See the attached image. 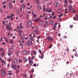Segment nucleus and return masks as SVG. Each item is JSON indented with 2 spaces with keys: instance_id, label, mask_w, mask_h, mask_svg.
<instances>
[{
  "instance_id": "nucleus-1",
  "label": "nucleus",
  "mask_w": 78,
  "mask_h": 78,
  "mask_svg": "<svg viewBox=\"0 0 78 78\" xmlns=\"http://www.w3.org/2000/svg\"><path fill=\"white\" fill-rule=\"evenodd\" d=\"M39 32V30H34L33 32V34L34 35L33 37H36V34H37V33Z\"/></svg>"
},
{
  "instance_id": "nucleus-2",
  "label": "nucleus",
  "mask_w": 78,
  "mask_h": 78,
  "mask_svg": "<svg viewBox=\"0 0 78 78\" xmlns=\"http://www.w3.org/2000/svg\"><path fill=\"white\" fill-rule=\"evenodd\" d=\"M11 26L8 24H7L6 25V28L7 29V30H10L11 29Z\"/></svg>"
},
{
  "instance_id": "nucleus-3",
  "label": "nucleus",
  "mask_w": 78,
  "mask_h": 78,
  "mask_svg": "<svg viewBox=\"0 0 78 78\" xmlns=\"http://www.w3.org/2000/svg\"><path fill=\"white\" fill-rule=\"evenodd\" d=\"M1 73L2 76H4L5 74V72L4 69H1Z\"/></svg>"
},
{
  "instance_id": "nucleus-4",
  "label": "nucleus",
  "mask_w": 78,
  "mask_h": 78,
  "mask_svg": "<svg viewBox=\"0 0 78 78\" xmlns=\"http://www.w3.org/2000/svg\"><path fill=\"white\" fill-rule=\"evenodd\" d=\"M16 66H17L12 64L11 66V67L13 70H16L17 69V67H16Z\"/></svg>"
},
{
  "instance_id": "nucleus-5",
  "label": "nucleus",
  "mask_w": 78,
  "mask_h": 78,
  "mask_svg": "<svg viewBox=\"0 0 78 78\" xmlns=\"http://www.w3.org/2000/svg\"><path fill=\"white\" fill-rule=\"evenodd\" d=\"M13 63L15 65H17L18 64V61H17V58L14 59Z\"/></svg>"
},
{
  "instance_id": "nucleus-6",
  "label": "nucleus",
  "mask_w": 78,
  "mask_h": 78,
  "mask_svg": "<svg viewBox=\"0 0 78 78\" xmlns=\"http://www.w3.org/2000/svg\"><path fill=\"white\" fill-rule=\"evenodd\" d=\"M54 5L55 6H56V7H58V6H59V2L56 1Z\"/></svg>"
},
{
  "instance_id": "nucleus-7",
  "label": "nucleus",
  "mask_w": 78,
  "mask_h": 78,
  "mask_svg": "<svg viewBox=\"0 0 78 78\" xmlns=\"http://www.w3.org/2000/svg\"><path fill=\"white\" fill-rule=\"evenodd\" d=\"M27 27H30L32 25V23L31 21H29L27 24Z\"/></svg>"
},
{
  "instance_id": "nucleus-8",
  "label": "nucleus",
  "mask_w": 78,
  "mask_h": 78,
  "mask_svg": "<svg viewBox=\"0 0 78 78\" xmlns=\"http://www.w3.org/2000/svg\"><path fill=\"white\" fill-rule=\"evenodd\" d=\"M64 7L65 8H67V0H65V2H64Z\"/></svg>"
},
{
  "instance_id": "nucleus-9",
  "label": "nucleus",
  "mask_w": 78,
  "mask_h": 78,
  "mask_svg": "<svg viewBox=\"0 0 78 78\" xmlns=\"http://www.w3.org/2000/svg\"><path fill=\"white\" fill-rule=\"evenodd\" d=\"M14 48V46L12 45L11 48H10L9 50V53H12V52L11 51V50H13Z\"/></svg>"
},
{
  "instance_id": "nucleus-10",
  "label": "nucleus",
  "mask_w": 78,
  "mask_h": 78,
  "mask_svg": "<svg viewBox=\"0 0 78 78\" xmlns=\"http://www.w3.org/2000/svg\"><path fill=\"white\" fill-rule=\"evenodd\" d=\"M32 15L33 16V18H36V17H37V15H36V14L34 13V12H33V11H32Z\"/></svg>"
},
{
  "instance_id": "nucleus-11",
  "label": "nucleus",
  "mask_w": 78,
  "mask_h": 78,
  "mask_svg": "<svg viewBox=\"0 0 78 78\" xmlns=\"http://www.w3.org/2000/svg\"><path fill=\"white\" fill-rule=\"evenodd\" d=\"M26 45H28V47H29V46H30V45H31L30 43L28 41H27V42L26 43Z\"/></svg>"
},
{
  "instance_id": "nucleus-12",
  "label": "nucleus",
  "mask_w": 78,
  "mask_h": 78,
  "mask_svg": "<svg viewBox=\"0 0 78 78\" xmlns=\"http://www.w3.org/2000/svg\"><path fill=\"white\" fill-rule=\"evenodd\" d=\"M34 3L36 5H38V4H39V1L38 0H36V1Z\"/></svg>"
},
{
  "instance_id": "nucleus-13",
  "label": "nucleus",
  "mask_w": 78,
  "mask_h": 78,
  "mask_svg": "<svg viewBox=\"0 0 78 78\" xmlns=\"http://www.w3.org/2000/svg\"><path fill=\"white\" fill-rule=\"evenodd\" d=\"M51 39V37H48L46 38V40L47 41H48L49 42H50V41Z\"/></svg>"
},
{
  "instance_id": "nucleus-14",
  "label": "nucleus",
  "mask_w": 78,
  "mask_h": 78,
  "mask_svg": "<svg viewBox=\"0 0 78 78\" xmlns=\"http://www.w3.org/2000/svg\"><path fill=\"white\" fill-rule=\"evenodd\" d=\"M18 32L19 33V34H18L19 36H20L22 35V31L19 30L18 31Z\"/></svg>"
},
{
  "instance_id": "nucleus-15",
  "label": "nucleus",
  "mask_w": 78,
  "mask_h": 78,
  "mask_svg": "<svg viewBox=\"0 0 78 78\" xmlns=\"http://www.w3.org/2000/svg\"><path fill=\"white\" fill-rule=\"evenodd\" d=\"M23 55H27V54H28V52L26 51H23Z\"/></svg>"
},
{
  "instance_id": "nucleus-16",
  "label": "nucleus",
  "mask_w": 78,
  "mask_h": 78,
  "mask_svg": "<svg viewBox=\"0 0 78 78\" xmlns=\"http://www.w3.org/2000/svg\"><path fill=\"white\" fill-rule=\"evenodd\" d=\"M9 6L10 9H12V4H9Z\"/></svg>"
},
{
  "instance_id": "nucleus-17",
  "label": "nucleus",
  "mask_w": 78,
  "mask_h": 78,
  "mask_svg": "<svg viewBox=\"0 0 78 78\" xmlns=\"http://www.w3.org/2000/svg\"><path fill=\"white\" fill-rule=\"evenodd\" d=\"M61 11H62V10H61V9H59L57 11V13H59V12H61Z\"/></svg>"
},
{
  "instance_id": "nucleus-18",
  "label": "nucleus",
  "mask_w": 78,
  "mask_h": 78,
  "mask_svg": "<svg viewBox=\"0 0 78 78\" xmlns=\"http://www.w3.org/2000/svg\"><path fill=\"white\" fill-rule=\"evenodd\" d=\"M21 7H22L24 9V8H25V4H23L22 5Z\"/></svg>"
},
{
  "instance_id": "nucleus-19",
  "label": "nucleus",
  "mask_w": 78,
  "mask_h": 78,
  "mask_svg": "<svg viewBox=\"0 0 78 78\" xmlns=\"http://www.w3.org/2000/svg\"><path fill=\"white\" fill-rule=\"evenodd\" d=\"M35 21L37 22H39V21H40V18H38L37 19H36Z\"/></svg>"
},
{
  "instance_id": "nucleus-20",
  "label": "nucleus",
  "mask_w": 78,
  "mask_h": 78,
  "mask_svg": "<svg viewBox=\"0 0 78 78\" xmlns=\"http://www.w3.org/2000/svg\"><path fill=\"white\" fill-rule=\"evenodd\" d=\"M22 36L21 37V39L22 40H23V39H24V38H25V36L23 35H22Z\"/></svg>"
},
{
  "instance_id": "nucleus-21",
  "label": "nucleus",
  "mask_w": 78,
  "mask_h": 78,
  "mask_svg": "<svg viewBox=\"0 0 78 78\" xmlns=\"http://www.w3.org/2000/svg\"><path fill=\"white\" fill-rule=\"evenodd\" d=\"M9 42L10 43V44H12V43H13V41H12V40H11L10 39Z\"/></svg>"
},
{
  "instance_id": "nucleus-22",
  "label": "nucleus",
  "mask_w": 78,
  "mask_h": 78,
  "mask_svg": "<svg viewBox=\"0 0 78 78\" xmlns=\"http://www.w3.org/2000/svg\"><path fill=\"white\" fill-rule=\"evenodd\" d=\"M15 54L16 56H19V52H16Z\"/></svg>"
},
{
  "instance_id": "nucleus-23",
  "label": "nucleus",
  "mask_w": 78,
  "mask_h": 78,
  "mask_svg": "<svg viewBox=\"0 0 78 78\" xmlns=\"http://www.w3.org/2000/svg\"><path fill=\"white\" fill-rule=\"evenodd\" d=\"M47 18H48V19H50V15H47Z\"/></svg>"
},
{
  "instance_id": "nucleus-24",
  "label": "nucleus",
  "mask_w": 78,
  "mask_h": 78,
  "mask_svg": "<svg viewBox=\"0 0 78 78\" xmlns=\"http://www.w3.org/2000/svg\"><path fill=\"white\" fill-rule=\"evenodd\" d=\"M75 17L76 19L77 20H78V15H75Z\"/></svg>"
},
{
  "instance_id": "nucleus-25",
  "label": "nucleus",
  "mask_w": 78,
  "mask_h": 78,
  "mask_svg": "<svg viewBox=\"0 0 78 78\" xmlns=\"http://www.w3.org/2000/svg\"><path fill=\"white\" fill-rule=\"evenodd\" d=\"M51 12V8H49V12L50 13Z\"/></svg>"
},
{
  "instance_id": "nucleus-26",
  "label": "nucleus",
  "mask_w": 78,
  "mask_h": 78,
  "mask_svg": "<svg viewBox=\"0 0 78 78\" xmlns=\"http://www.w3.org/2000/svg\"><path fill=\"white\" fill-rule=\"evenodd\" d=\"M30 62V65H32L33 63V61H31Z\"/></svg>"
},
{
  "instance_id": "nucleus-27",
  "label": "nucleus",
  "mask_w": 78,
  "mask_h": 78,
  "mask_svg": "<svg viewBox=\"0 0 78 78\" xmlns=\"http://www.w3.org/2000/svg\"><path fill=\"white\" fill-rule=\"evenodd\" d=\"M33 74H30V78H33Z\"/></svg>"
},
{
  "instance_id": "nucleus-28",
  "label": "nucleus",
  "mask_w": 78,
  "mask_h": 78,
  "mask_svg": "<svg viewBox=\"0 0 78 78\" xmlns=\"http://www.w3.org/2000/svg\"><path fill=\"white\" fill-rule=\"evenodd\" d=\"M4 39L5 40V41H6V42H8V39H7V38H6V37H5L4 38Z\"/></svg>"
},
{
  "instance_id": "nucleus-29",
  "label": "nucleus",
  "mask_w": 78,
  "mask_h": 78,
  "mask_svg": "<svg viewBox=\"0 0 78 78\" xmlns=\"http://www.w3.org/2000/svg\"><path fill=\"white\" fill-rule=\"evenodd\" d=\"M28 60L29 62H30L31 61V58L29 57L28 59Z\"/></svg>"
},
{
  "instance_id": "nucleus-30",
  "label": "nucleus",
  "mask_w": 78,
  "mask_h": 78,
  "mask_svg": "<svg viewBox=\"0 0 78 78\" xmlns=\"http://www.w3.org/2000/svg\"><path fill=\"white\" fill-rule=\"evenodd\" d=\"M38 9H42V8L41 7H40V6H39V5L38 7Z\"/></svg>"
},
{
  "instance_id": "nucleus-31",
  "label": "nucleus",
  "mask_w": 78,
  "mask_h": 78,
  "mask_svg": "<svg viewBox=\"0 0 78 78\" xmlns=\"http://www.w3.org/2000/svg\"><path fill=\"white\" fill-rule=\"evenodd\" d=\"M32 53H34V55H35L36 53V52L34 51H32Z\"/></svg>"
},
{
  "instance_id": "nucleus-32",
  "label": "nucleus",
  "mask_w": 78,
  "mask_h": 78,
  "mask_svg": "<svg viewBox=\"0 0 78 78\" xmlns=\"http://www.w3.org/2000/svg\"><path fill=\"white\" fill-rule=\"evenodd\" d=\"M74 55L76 57H78V54H77L76 53H75L74 54Z\"/></svg>"
},
{
  "instance_id": "nucleus-33",
  "label": "nucleus",
  "mask_w": 78,
  "mask_h": 78,
  "mask_svg": "<svg viewBox=\"0 0 78 78\" xmlns=\"http://www.w3.org/2000/svg\"><path fill=\"white\" fill-rule=\"evenodd\" d=\"M23 60H24V61L26 62H27V58H23Z\"/></svg>"
},
{
  "instance_id": "nucleus-34",
  "label": "nucleus",
  "mask_w": 78,
  "mask_h": 78,
  "mask_svg": "<svg viewBox=\"0 0 78 78\" xmlns=\"http://www.w3.org/2000/svg\"><path fill=\"white\" fill-rule=\"evenodd\" d=\"M5 52L2 53L1 54V55L2 56H4V55H5Z\"/></svg>"
},
{
  "instance_id": "nucleus-35",
  "label": "nucleus",
  "mask_w": 78,
  "mask_h": 78,
  "mask_svg": "<svg viewBox=\"0 0 78 78\" xmlns=\"http://www.w3.org/2000/svg\"><path fill=\"white\" fill-rule=\"evenodd\" d=\"M0 50L1 51H4V49L2 48H1L0 49Z\"/></svg>"
},
{
  "instance_id": "nucleus-36",
  "label": "nucleus",
  "mask_w": 78,
  "mask_h": 78,
  "mask_svg": "<svg viewBox=\"0 0 78 78\" xmlns=\"http://www.w3.org/2000/svg\"><path fill=\"white\" fill-rule=\"evenodd\" d=\"M45 22L46 23V24H47V26H48V21H46Z\"/></svg>"
},
{
  "instance_id": "nucleus-37",
  "label": "nucleus",
  "mask_w": 78,
  "mask_h": 78,
  "mask_svg": "<svg viewBox=\"0 0 78 78\" xmlns=\"http://www.w3.org/2000/svg\"><path fill=\"white\" fill-rule=\"evenodd\" d=\"M72 8V6L71 5H69L68 6V8H69V9H70V8Z\"/></svg>"
},
{
  "instance_id": "nucleus-38",
  "label": "nucleus",
  "mask_w": 78,
  "mask_h": 78,
  "mask_svg": "<svg viewBox=\"0 0 78 78\" xmlns=\"http://www.w3.org/2000/svg\"><path fill=\"white\" fill-rule=\"evenodd\" d=\"M37 27H38V26H36V27H35V29H36V30H37V31H38V30H37Z\"/></svg>"
},
{
  "instance_id": "nucleus-39",
  "label": "nucleus",
  "mask_w": 78,
  "mask_h": 78,
  "mask_svg": "<svg viewBox=\"0 0 78 78\" xmlns=\"http://www.w3.org/2000/svg\"><path fill=\"white\" fill-rule=\"evenodd\" d=\"M46 11H47V12H49V9H46Z\"/></svg>"
},
{
  "instance_id": "nucleus-40",
  "label": "nucleus",
  "mask_w": 78,
  "mask_h": 78,
  "mask_svg": "<svg viewBox=\"0 0 78 78\" xmlns=\"http://www.w3.org/2000/svg\"><path fill=\"white\" fill-rule=\"evenodd\" d=\"M50 23L51 24H52V20H50Z\"/></svg>"
},
{
  "instance_id": "nucleus-41",
  "label": "nucleus",
  "mask_w": 78,
  "mask_h": 78,
  "mask_svg": "<svg viewBox=\"0 0 78 78\" xmlns=\"http://www.w3.org/2000/svg\"><path fill=\"white\" fill-rule=\"evenodd\" d=\"M70 28H73V25H70Z\"/></svg>"
},
{
  "instance_id": "nucleus-42",
  "label": "nucleus",
  "mask_w": 78,
  "mask_h": 78,
  "mask_svg": "<svg viewBox=\"0 0 78 78\" xmlns=\"http://www.w3.org/2000/svg\"><path fill=\"white\" fill-rule=\"evenodd\" d=\"M46 24H44V27H47V25Z\"/></svg>"
},
{
  "instance_id": "nucleus-43",
  "label": "nucleus",
  "mask_w": 78,
  "mask_h": 78,
  "mask_svg": "<svg viewBox=\"0 0 78 78\" xmlns=\"http://www.w3.org/2000/svg\"><path fill=\"white\" fill-rule=\"evenodd\" d=\"M8 74H9V76H11L12 75V73H9Z\"/></svg>"
},
{
  "instance_id": "nucleus-44",
  "label": "nucleus",
  "mask_w": 78,
  "mask_h": 78,
  "mask_svg": "<svg viewBox=\"0 0 78 78\" xmlns=\"http://www.w3.org/2000/svg\"><path fill=\"white\" fill-rule=\"evenodd\" d=\"M30 38L31 41H33V38L32 37H30Z\"/></svg>"
},
{
  "instance_id": "nucleus-45",
  "label": "nucleus",
  "mask_w": 78,
  "mask_h": 78,
  "mask_svg": "<svg viewBox=\"0 0 78 78\" xmlns=\"http://www.w3.org/2000/svg\"><path fill=\"white\" fill-rule=\"evenodd\" d=\"M39 51L40 53H42V51H41V49H39Z\"/></svg>"
},
{
  "instance_id": "nucleus-46",
  "label": "nucleus",
  "mask_w": 78,
  "mask_h": 78,
  "mask_svg": "<svg viewBox=\"0 0 78 78\" xmlns=\"http://www.w3.org/2000/svg\"><path fill=\"white\" fill-rule=\"evenodd\" d=\"M19 62L21 63L22 62V60L20 59H19Z\"/></svg>"
},
{
  "instance_id": "nucleus-47",
  "label": "nucleus",
  "mask_w": 78,
  "mask_h": 78,
  "mask_svg": "<svg viewBox=\"0 0 78 78\" xmlns=\"http://www.w3.org/2000/svg\"><path fill=\"white\" fill-rule=\"evenodd\" d=\"M19 73V70H17L16 72V73Z\"/></svg>"
},
{
  "instance_id": "nucleus-48",
  "label": "nucleus",
  "mask_w": 78,
  "mask_h": 78,
  "mask_svg": "<svg viewBox=\"0 0 78 78\" xmlns=\"http://www.w3.org/2000/svg\"><path fill=\"white\" fill-rule=\"evenodd\" d=\"M2 23L4 25H5V21H3Z\"/></svg>"
},
{
  "instance_id": "nucleus-49",
  "label": "nucleus",
  "mask_w": 78,
  "mask_h": 78,
  "mask_svg": "<svg viewBox=\"0 0 78 78\" xmlns=\"http://www.w3.org/2000/svg\"><path fill=\"white\" fill-rule=\"evenodd\" d=\"M43 54H44V53H41V56L42 57H44V55H43Z\"/></svg>"
},
{
  "instance_id": "nucleus-50",
  "label": "nucleus",
  "mask_w": 78,
  "mask_h": 78,
  "mask_svg": "<svg viewBox=\"0 0 78 78\" xmlns=\"http://www.w3.org/2000/svg\"><path fill=\"white\" fill-rule=\"evenodd\" d=\"M31 71H32V72H34V70L33 69H31Z\"/></svg>"
},
{
  "instance_id": "nucleus-51",
  "label": "nucleus",
  "mask_w": 78,
  "mask_h": 78,
  "mask_svg": "<svg viewBox=\"0 0 78 78\" xmlns=\"http://www.w3.org/2000/svg\"><path fill=\"white\" fill-rule=\"evenodd\" d=\"M42 24V21H41L40 22V23L39 24V25H41V24Z\"/></svg>"
},
{
  "instance_id": "nucleus-52",
  "label": "nucleus",
  "mask_w": 78,
  "mask_h": 78,
  "mask_svg": "<svg viewBox=\"0 0 78 78\" xmlns=\"http://www.w3.org/2000/svg\"><path fill=\"white\" fill-rule=\"evenodd\" d=\"M33 40H31V41L30 43V44H33V43H32V41H33Z\"/></svg>"
},
{
  "instance_id": "nucleus-53",
  "label": "nucleus",
  "mask_w": 78,
  "mask_h": 78,
  "mask_svg": "<svg viewBox=\"0 0 78 78\" xmlns=\"http://www.w3.org/2000/svg\"><path fill=\"white\" fill-rule=\"evenodd\" d=\"M23 28V26H21L20 27V28H21V29H22V28Z\"/></svg>"
},
{
  "instance_id": "nucleus-54",
  "label": "nucleus",
  "mask_w": 78,
  "mask_h": 78,
  "mask_svg": "<svg viewBox=\"0 0 78 78\" xmlns=\"http://www.w3.org/2000/svg\"><path fill=\"white\" fill-rule=\"evenodd\" d=\"M20 46H21V47H22V46H23V44H20Z\"/></svg>"
},
{
  "instance_id": "nucleus-55",
  "label": "nucleus",
  "mask_w": 78,
  "mask_h": 78,
  "mask_svg": "<svg viewBox=\"0 0 78 78\" xmlns=\"http://www.w3.org/2000/svg\"><path fill=\"white\" fill-rule=\"evenodd\" d=\"M53 19H56V16H54L53 17Z\"/></svg>"
},
{
  "instance_id": "nucleus-56",
  "label": "nucleus",
  "mask_w": 78,
  "mask_h": 78,
  "mask_svg": "<svg viewBox=\"0 0 78 78\" xmlns=\"http://www.w3.org/2000/svg\"><path fill=\"white\" fill-rule=\"evenodd\" d=\"M5 62L4 60L2 61V63H4Z\"/></svg>"
},
{
  "instance_id": "nucleus-57",
  "label": "nucleus",
  "mask_w": 78,
  "mask_h": 78,
  "mask_svg": "<svg viewBox=\"0 0 78 78\" xmlns=\"http://www.w3.org/2000/svg\"><path fill=\"white\" fill-rule=\"evenodd\" d=\"M32 60L34 59V56H32Z\"/></svg>"
},
{
  "instance_id": "nucleus-58",
  "label": "nucleus",
  "mask_w": 78,
  "mask_h": 78,
  "mask_svg": "<svg viewBox=\"0 0 78 78\" xmlns=\"http://www.w3.org/2000/svg\"><path fill=\"white\" fill-rule=\"evenodd\" d=\"M52 16H54V15H55V13H54L53 12H52Z\"/></svg>"
},
{
  "instance_id": "nucleus-59",
  "label": "nucleus",
  "mask_w": 78,
  "mask_h": 78,
  "mask_svg": "<svg viewBox=\"0 0 78 78\" xmlns=\"http://www.w3.org/2000/svg\"><path fill=\"white\" fill-rule=\"evenodd\" d=\"M51 41H53V38H51Z\"/></svg>"
},
{
  "instance_id": "nucleus-60",
  "label": "nucleus",
  "mask_w": 78,
  "mask_h": 78,
  "mask_svg": "<svg viewBox=\"0 0 78 78\" xmlns=\"http://www.w3.org/2000/svg\"><path fill=\"white\" fill-rule=\"evenodd\" d=\"M56 27V24H55L54 25V27Z\"/></svg>"
},
{
  "instance_id": "nucleus-61",
  "label": "nucleus",
  "mask_w": 78,
  "mask_h": 78,
  "mask_svg": "<svg viewBox=\"0 0 78 78\" xmlns=\"http://www.w3.org/2000/svg\"><path fill=\"white\" fill-rule=\"evenodd\" d=\"M69 48H67L66 50L67 51H69Z\"/></svg>"
},
{
  "instance_id": "nucleus-62",
  "label": "nucleus",
  "mask_w": 78,
  "mask_h": 78,
  "mask_svg": "<svg viewBox=\"0 0 78 78\" xmlns=\"http://www.w3.org/2000/svg\"><path fill=\"white\" fill-rule=\"evenodd\" d=\"M41 37V36H39L38 37H37V39H39V38H40Z\"/></svg>"
},
{
  "instance_id": "nucleus-63",
  "label": "nucleus",
  "mask_w": 78,
  "mask_h": 78,
  "mask_svg": "<svg viewBox=\"0 0 78 78\" xmlns=\"http://www.w3.org/2000/svg\"><path fill=\"white\" fill-rule=\"evenodd\" d=\"M0 12H2V9H0Z\"/></svg>"
},
{
  "instance_id": "nucleus-64",
  "label": "nucleus",
  "mask_w": 78,
  "mask_h": 78,
  "mask_svg": "<svg viewBox=\"0 0 78 78\" xmlns=\"http://www.w3.org/2000/svg\"><path fill=\"white\" fill-rule=\"evenodd\" d=\"M61 36V34H58V36Z\"/></svg>"
}]
</instances>
